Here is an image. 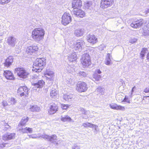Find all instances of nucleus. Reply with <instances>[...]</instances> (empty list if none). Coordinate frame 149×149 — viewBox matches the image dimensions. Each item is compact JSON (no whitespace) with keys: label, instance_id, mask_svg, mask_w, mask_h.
<instances>
[{"label":"nucleus","instance_id":"28","mask_svg":"<svg viewBox=\"0 0 149 149\" xmlns=\"http://www.w3.org/2000/svg\"><path fill=\"white\" fill-rule=\"evenodd\" d=\"M58 92L54 88H52L50 92V96L53 98H56L58 95Z\"/></svg>","mask_w":149,"mask_h":149},{"label":"nucleus","instance_id":"21","mask_svg":"<svg viewBox=\"0 0 149 149\" xmlns=\"http://www.w3.org/2000/svg\"><path fill=\"white\" fill-rule=\"evenodd\" d=\"M73 12L74 14L78 17L83 18L85 15V12L81 9L74 10Z\"/></svg>","mask_w":149,"mask_h":149},{"label":"nucleus","instance_id":"45","mask_svg":"<svg viewBox=\"0 0 149 149\" xmlns=\"http://www.w3.org/2000/svg\"><path fill=\"white\" fill-rule=\"evenodd\" d=\"M10 1V0H0V4L4 5L7 4Z\"/></svg>","mask_w":149,"mask_h":149},{"label":"nucleus","instance_id":"31","mask_svg":"<svg viewBox=\"0 0 149 149\" xmlns=\"http://www.w3.org/2000/svg\"><path fill=\"white\" fill-rule=\"evenodd\" d=\"M83 34V30L81 29H78L76 30L74 32V34L77 37L82 36Z\"/></svg>","mask_w":149,"mask_h":149},{"label":"nucleus","instance_id":"60","mask_svg":"<svg viewBox=\"0 0 149 149\" xmlns=\"http://www.w3.org/2000/svg\"><path fill=\"white\" fill-rule=\"evenodd\" d=\"M147 59L148 60V61H149V53L148 54H147Z\"/></svg>","mask_w":149,"mask_h":149},{"label":"nucleus","instance_id":"56","mask_svg":"<svg viewBox=\"0 0 149 149\" xmlns=\"http://www.w3.org/2000/svg\"><path fill=\"white\" fill-rule=\"evenodd\" d=\"M145 93H148L149 92V88H146L145 89H144V91Z\"/></svg>","mask_w":149,"mask_h":149},{"label":"nucleus","instance_id":"10","mask_svg":"<svg viewBox=\"0 0 149 149\" xmlns=\"http://www.w3.org/2000/svg\"><path fill=\"white\" fill-rule=\"evenodd\" d=\"M114 0H102L101 2V7L105 8L112 6Z\"/></svg>","mask_w":149,"mask_h":149},{"label":"nucleus","instance_id":"9","mask_svg":"<svg viewBox=\"0 0 149 149\" xmlns=\"http://www.w3.org/2000/svg\"><path fill=\"white\" fill-rule=\"evenodd\" d=\"M32 85L34 86L33 87V89L36 90V88H42L45 85V82L42 80H38V81H35L32 82Z\"/></svg>","mask_w":149,"mask_h":149},{"label":"nucleus","instance_id":"20","mask_svg":"<svg viewBox=\"0 0 149 149\" xmlns=\"http://www.w3.org/2000/svg\"><path fill=\"white\" fill-rule=\"evenodd\" d=\"M15 136V134L13 133L11 134L6 133L3 136V139L5 141L10 140L14 139Z\"/></svg>","mask_w":149,"mask_h":149},{"label":"nucleus","instance_id":"26","mask_svg":"<svg viewBox=\"0 0 149 149\" xmlns=\"http://www.w3.org/2000/svg\"><path fill=\"white\" fill-rule=\"evenodd\" d=\"M68 59L69 61L71 62H75V61L77 59V56L75 52L72 53L71 55H70L68 56Z\"/></svg>","mask_w":149,"mask_h":149},{"label":"nucleus","instance_id":"36","mask_svg":"<svg viewBox=\"0 0 149 149\" xmlns=\"http://www.w3.org/2000/svg\"><path fill=\"white\" fill-rule=\"evenodd\" d=\"M29 118L28 117L26 118L24 117L21 120L20 123V125L21 126L24 125L28 121Z\"/></svg>","mask_w":149,"mask_h":149},{"label":"nucleus","instance_id":"30","mask_svg":"<svg viewBox=\"0 0 149 149\" xmlns=\"http://www.w3.org/2000/svg\"><path fill=\"white\" fill-rule=\"evenodd\" d=\"M61 119L62 121L64 122L66 121L71 122L72 120L71 118L68 115L61 116Z\"/></svg>","mask_w":149,"mask_h":149},{"label":"nucleus","instance_id":"19","mask_svg":"<svg viewBox=\"0 0 149 149\" xmlns=\"http://www.w3.org/2000/svg\"><path fill=\"white\" fill-rule=\"evenodd\" d=\"M79 110L81 112L82 116L83 118L86 119L90 116L89 111H86L82 108H80Z\"/></svg>","mask_w":149,"mask_h":149},{"label":"nucleus","instance_id":"37","mask_svg":"<svg viewBox=\"0 0 149 149\" xmlns=\"http://www.w3.org/2000/svg\"><path fill=\"white\" fill-rule=\"evenodd\" d=\"M74 67H72L71 65H68L67 66L66 70V71L69 73H70L73 72L74 71Z\"/></svg>","mask_w":149,"mask_h":149},{"label":"nucleus","instance_id":"49","mask_svg":"<svg viewBox=\"0 0 149 149\" xmlns=\"http://www.w3.org/2000/svg\"><path fill=\"white\" fill-rule=\"evenodd\" d=\"M122 102H127V103H130V100L128 98V97H127L126 96H125V98L123 101H122Z\"/></svg>","mask_w":149,"mask_h":149},{"label":"nucleus","instance_id":"48","mask_svg":"<svg viewBox=\"0 0 149 149\" xmlns=\"http://www.w3.org/2000/svg\"><path fill=\"white\" fill-rule=\"evenodd\" d=\"M79 76H81L83 77H85L87 75V73L84 72H80L78 73Z\"/></svg>","mask_w":149,"mask_h":149},{"label":"nucleus","instance_id":"35","mask_svg":"<svg viewBox=\"0 0 149 149\" xmlns=\"http://www.w3.org/2000/svg\"><path fill=\"white\" fill-rule=\"evenodd\" d=\"M93 80L96 81H98L100 80L101 76L100 75H98L97 73H95L93 75Z\"/></svg>","mask_w":149,"mask_h":149},{"label":"nucleus","instance_id":"17","mask_svg":"<svg viewBox=\"0 0 149 149\" xmlns=\"http://www.w3.org/2000/svg\"><path fill=\"white\" fill-rule=\"evenodd\" d=\"M82 6L81 0H73L72 3V7L74 9H78Z\"/></svg>","mask_w":149,"mask_h":149},{"label":"nucleus","instance_id":"50","mask_svg":"<svg viewBox=\"0 0 149 149\" xmlns=\"http://www.w3.org/2000/svg\"><path fill=\"white\" fill-rule=\"evenodd\" d=\"M5 126V129H4L5 130H7L10 129V126L7 124V123H5L4 124Z\"/></svg>","mask_w":149,"mask_h":149},{"label":"nucleus","instance_id":"8","mask_svg":"<svg viewBox=\"0 0 149 149\" xmlns=\"http://www.w3.org/2000/svg\"><path fill=\"white\" fill-rule=\"evenodd\" d=\"M87 88V84L84 82H79L77 85L76 90L79 92H84Z\"/></svg>","mask_w":149,"mask_h":149},{"label":"nucleus","instance_id":"18","mask_svg":"<svg viewBox=\"0 0 149 149\" xmlns=\"http://www.w3.org/2000/svg\"><path fill=\"white\" fill-rule=\"evenodd\" d=\"M58 107L57 105L54 103L51 105L49 109V113L50 114H53L55 113L58 110Z\"/></svg>","mask_w":149,"mask_h":149},{"label":"nucleus","instance_id":"43","mask_svg":"<svg viewBox=\"0 0 149 149\" xmlns=\"http://www.w3.org/2000/svg\"><path fill=\"white\" fill-rule=\"evenodd\" d=\"M91 125H92V123H90L86 122L85 123H84L82 124V126L85 128H88V127L91 128Z\"/></svg>","mask_w":149,"mask_h":149},{"label":"nucleus","instance_id":"3","mask_svg":"<svg viewBox=\"0 0 149 149\" xmlns=\"http://www.w3.org/2000/svg\"><path fill=\"white\" fill-rule=\"evenodd\" d=\"M84 44V42L82 40H78L77 41H72L69 43L70 47L72 48L74 52H80L82 49V46Z\"/></svg>","mask_w":149,"mask_h":149},{"label":"nucleus","instance_id":"4","mask_svg":"<svg viewBox=\"0 0 149 149\" xmlns=\"http://www.w3.org/2000/svg\"><path fill=\"white\" fill-rule=\"evenodd\" d=\"M39 137L48 139L51 142L55 144L56 146L58 145L59 142L61 143L62 142V140H59L58 141L57 136L55 134L49 136L46 134H41L39 136Z\"/></svg>","mask_w":149,"mask_h":149},{"label":"nucleus","instance_id":"34","mask_svg":"<svg viewBox=\"0 0 149 149\" xmlns=\"http://www.w3.org/2000/svg\"><path fill=\"white\" fill-rule=\"evenodd\" d=\"M143 34L144 36H149V28L146 27L144 28Z\"/></svg>","mask_w":149,"mask_h":149},{"label":"nucleus","instance_id":"53","mask_svg":"<svg viewBox=\"0 0 149 149\" xmlns=\"http://www.w3.org/2000/svg\"><path fill=\"white\" fill-rule=\"evenodd\" d=\"M91 128H94L95 131H97V128L98 127V126L97 125H94L92 123V125H91Z\"/></svg>","mask_w":149,"mask_h":149},{"label":"nucleus","instance_id":"16","mask_svg":"<svg viewBox=\"0 0 149 149\" xmlns=\"http://www.w3.org/2000/svg\"><path fill=\"white\" fill-rule=\"evenodd\" d=\"M38 47L37 46H29L26 49V52L30 54H32L33 53L38 51Z\"/></svg>","mask_w":149,"mask_h":149},{"label":"nucleus","instance_id":"55","mask_svg":"<svg viewBox=\"0 0 149 149\" xmlns=\"http://www.w3.org/2000/svg\"><path fill=\"white\" fill-rule=\"evenodd\" d=\"M136 88L135 86H134L133 87V88L131 91V93H130V95L131 96H132V93L134 91V89H136Z\"/></svg>","mask_w":149,"mask_h":149},{"label":"nucleus","instance_id":"13","mask_svg":"<svg viewBox=\"0 0 149 149\" xmlns=\"http://www.w3.org/2000/svg\"><path fill=\"white\" fill-rule=\"evenodd\" d=\"M143 22L142 19L133 21L131 24V26L134 28H137L140 27L143 24Z\"/></svg>","mask_w":149,"mask_h":149},{"label":"nucleus","instance_id":"12","mask_svg":"<svg viewBox=\"0 0 149 149\" xmlns=\"http://www.w3.org/2000/svg\"><path fill=\"white\" fill-rule=\"evenodd\" d=\"M45 76L46 77L47 79L50 81H53L54 78V72L52 70L47 69L46 72L45 73Z\"/></svg>","mask_w":149,"mask_h":149},{"label":"nucleus","instance_id":"46","mask_svg":"<svg viewBox=\"0 0 149 149\" xmlns=\"http://www.w3.org/2000/svg\"><path fill=\"white\" fill-rule=\"evenodd\" d=\"M137 41V39L135 38H130L129 40V42L132 44L134 43Z\"/></svg>","mask_w":149,"mask_h":149},{"label":"nucleus","instance_id":"51","mask_svg":"<svg viewBox=\"0 0 149 149\" xmlns=\"http://www.w3.org/2000/svg\"><path fill=\"white\" fill-rule=\"evenodd\" d=\"M2 104L3 107H6L8 105V103L6 100H3L2 102Z\"/></svg>","mask_w":149,"mask_h":149},{"label":"nucleus","instance_id":"1","mask_svg":"<svg viewBox=\"0 0 149 149\" xmlns=\"http://www.w3.org/2000/svg\"><path fill=\"white\" fill-rule=\"evenodd\" d=\"M45 34V30L41 28H35L32 31L31 37L35 41L39 42L44 39Z\"/></svg>","mask_w":149,"mask_h":149},{"label":"nucleus","instance_id":"15","mask_svg":"<svg viewBox=\"0 0 149 149\" xmlns=\"http://www.w3.org/2000/svg\"><path fill=\"white\" fill-rule=\"evenodd\" d=\"M3 76L8 80H13L15 77L13 73L10 71L6 70L3 71Z\"/></svg>","mask_w":149,"mask_h":149},{"label":"nucleus","instance_id":"52","mask_svg":"<svg viewBox=\"0 0 149 149\" xmlns=\"http://www.w3.org/2000/svg\"><path fill=\"white\" fill-rule=\"evenodd\" d=\"M29 138H36L38 137L36 134H32L30 135H29Z\"/></svg>","mask_w":149,"mask_h":149},{"label":"nucleus","instance_id":"40","mask_svg":"<svg viewBox=\"0 0 149 149\" xmlns=\"http://www.w3.org/2000/svg\"><path fill=\"white\" fill-rule=\"evenodd\" d=\"M10 102V104H15L17 103V100L15 98L11 97L9 99V103Z\"/></svg>","mask_w":149,"mask_h":149},{"label":"nucleus","instance_id":"14","mask_svg":"<svg viewBox=\"0 0 149 149\" xmlns=\"http://www.w3.org/2000/svg\"><path fill=\"white\" fill-rule=\"evenodd\" d=\"M17 42L16 39L14 37L10 36L8 37L7 40V42L8 45L11 47H14Z\"/></svg>","mask_w":149,"mask_h":149},{"label":"nucleus","instance_id":"23","mask_svg":"<svg viewBox=\"0 0 149 149\" xmlns=\"http://www.w3.org/2000/svg\"><path fill=\"white\" fill-rule=\"evenodd\" d=\"M109 107L111 109L115 110H120L124 111L125 109V108L124 107L120 105H118L116 104L113 103L110 104Z\"/></svg>","mask_w":149,"mask_h":149},{"label":"nucleus","instance_id":"22","mask_svg":"<svg viewBox=\"0 0 149 149\" xmlns=\"http://www.w3.org/2000/svg\"><path fill=\"white\" fill-rule=\"evenodd\" d=\"M87 40L92 44H95L97 42V38L94 35H90L88 38Z\"/></svg>","mask_w":149,"mask_h":149},{"label":"nucleus","instance_id":"29","mask_svg":"<svg viewBox=\"0 0 149 149\" xmlns=\"http://www.w3.org/2000/svg\"><path fill=\"white\" fill-rule=\"evenodd\" d=\"M111 55L110 54L108 53L107 54L105 61V64L107 65H109L111 64Z\"/></svg>","mask_w":149,"mask_h":149},{"label":"nucleus","instance_id":"47","mask_svg":"<svg viewBox=\"0 0 149 149\" xmlns=\"http://www.w3.org/2000/svg\"><path fill=\"white\" fill-rule=\"evenodd\" d=\"M69 107V105L68 104H62L61 105V108L63 109H66Z\"/></svg>","mask_w":149,"mask_h":149},{"label":"nucleus","instance_id":"59","mask_svg":"<svg viewBox=\"0 0 149 149\" xmlns=\"http://www.w3.org/2000/svg\"><path fill=\"white\" fill-rule=\"evenodd\" d=\"M96 71L97 73L100 74L101 73V72L99 69H98L96 70Z\"/></svg>","mask_w":149,"mask_h":149},{"label":"nucleus","instance_id":"41","mask_svg":"<svg viewBox=\"0 0 149 149\" xmlns=\"http://www.w3.org/2000/svg\"><path fill=\"white\" fill-rule=\"evenodd\" d=\"M31 78L32 83L34 81H37L38 80V77L36 74H34L32 76Z\"/></svg>","mask_w":149,"mask_h":149},{"label":"nucleus","instance_id":"5","mask_svg":"<svg viewBox=\"0 0 149 149\" xmlns=\"http://www.w3.org/2000/svg\"><path fill=\"white\" fill-rule=\"evenodd\" d=\"M15 71L18 77L23 79L26 78L29 74V72L22 68H16Z\"/></svg>","mask_w":149,"mask_h":149},{"label":"nucleus","instance_id":"27","mask_svg":"<svg viewBox=\"0 0 149 149\" xmlns=\"http://www.w3.org/2000/svg\"><path fill=\"white\" fill-rule=\"evenodd\" d=\"M72 97V95L69 93L64 94L63 95L64 99L67 101H69L70 100Z\"/></svg>","mask_w":149,"mask_h":149},{"label":"nucleus","instance_id":"39","mask_svg":"<svg viewBox=\"0 0 149 149\" xmlns=\"http://www.w3.org/2000/svg\"><path fill=\"white\" fill-rule=\"evenodd\" d=\"M66 82L69 85H72L74 84V82L72 79L69 78H67Z\"/></svg>","mask_w":149,"mask_h":149},{"label":"nucleus","instance_id":"57","mask_svg":"<svg viewBox=\"0 0 149 149\" xmlns=\"http://www.w3.org/2000/svg\"><path fill=\"white\" fill-rule=\"evenodd\" d=\"M72 149H80V147L76 146H74L72 147Z\"/></svg>","mask_w":149,"mask_h":149},{"label":"nucleus","instance_id":"2","mask_svg":"<svg viewBox=\"0 0 149 149\" xmlns=\"http://www.w3.org/2000/svg\"><path fill=\"white\" fill-rule=\"evenodd\" d=\"M45 61L43 58L36 59L33 63L32 70L36 72H41L46 65Z\"/></svg>","mask_w":149,"mask_h":149},{"label":"nucleus","instance_id":"44","mask_svg":"<svg viewBox=\"0 0 149 149\" xmlns=\"http://www.w3.org/2000/svg\"><path fill=\"white\" fill-rule=\"evenodd\" d=\"M147 50V49L146 48H144L142 49L141 52V56L142 58L144 56Z\"/></svg>","mask_w":149,"mask_h":149},{"label":"nucleus","instance_id":"61","mask_svg":"<svg viewBox=\"0 0 149 149\" xmlns=\"http://www.w3.org/2000/svg\"><path fill=\"white\" fill-rule=\"evenodd\" d=\"M147 97H149V96H148Z\"/></svg>","mask_w":149,"mask_h":149},{"label":"nucleus","instance_id":"32","mask_svg":"<svg viewBox=\"0 0 149 149\" xmlns=\"http://www.w3.org/2000/svg\"><path fill=\"white\" fill-rule=\"evenodd\" d=\"M31 111L32 112L39 111L40 110V107H38L36 105H34L31 106L30 108H29Z\"/></svg>","mask_w":149,"mask_h":149},{"label":"nucleus","instance_id":"25","mask_svg":"<svg viewBox=\"0 0 149 149\" xmlns=\"http://www.w3.org/2000/svg\"><path fill=\"white\" fill-rule=\"evenodd\" d=\"M13 61V58L12 56L8 57L5 60L4 63V65L6 67H8L11 65Z\"/></svg>","mask_w":149,"mask_h":149},{"label":"nucleus","instance_id":"38","mask_svg":"<svg viewBox=\"0 0 149 149\" xmlns=\"http://www.w3.org/2000/svg\"><path fill=\"white\" fill-rule=\"evenodd\" d=\"M104 89L100 87H98L96 89V91L98 94L100 95H102L104 93Z\"/></svg>","mask_w":149,"mask_h":149},{"label":"nucleus","instance_id":"54","mask_svg":"<svg viewBox=\"0 0 149 149\" xmlns=\"http://www.w3.org/2000/svg\"><path fill=\"white\" fill-rule=\"evenodd\" d=\"M7 144V143H2L1 144H0V148H3L4 147L6 146V145Z\"/></svg>","mask_w":149,"mask_h":149},{"label":"nucleus","instance_id":"7","mask_svg":"<svg viewBox=\"0 0 149 149\" xmlns=\"http://www.w3.org/2000/svg\"><path fill=\"white\" fill-rule=\"evenodd\" d=\"M62 24L64 26H66L71 22L72 18L70 14L65 13L62 15Z\"/></svg>","mask_w":149,"mask_h":149},{"label":"nucleus","instance_id":"6","mask_svg":"<svg viewBox=\"0 0 149 149\" xmlns=\"http://www.w3.org/2000/svg\"><path fill=\"white\" fill-rule=\"evenodd\" d=\"M81 61L84 67H88L91 63L90 56L89 54L87 53L82 55L81 59Z\"/></svg>","mask_w":149,"mask_h":149},{"label":"nucleus","instance_id":"11","mask_svg":"<svg viewBox=\"0 0 149 149\" xmlns=\"http://www.w3.org/2000/svg\"><path fill=\"white\" fill-rule=\"evenodd\" d=\"M17 93L21 97L27 96L28 95V90L26 86L20 87L17 90Z\"/></svg>","mask_w":149,"mask_h":149},{"label":"nucleus","instance_id":"24","mask_svg":"<svg viewBox=\"0 0 149 149\" xmlns=\"http://www.w3.org/2000/svg\"><path fill=\"white\" fill-rule=\"evenodd\" d=\"M19 130L22 133H32L33 132V129L32 128L26 127L25 128H19Z\"/></svg>","mask_w":149,"mask_h":149},{"label":"nucleus","instance_id":"33","mask_svg":"<svg viewBox=\"0 0 149 149\" xmlns=\"http://www.w3.org/2000/svg\"><path fill=\"white\" fill-rule=\"evenodd\" d=\"M92 2L91 1H86L85 2V7L87 9H91L92 8Z\"/></svg>","mask_w":149,"mask_h":149},{"label":"nucleus","instance_id":"58","mask_svg":"<svg viewBox=\"0 0 149 149\" xmlns=\"http://www.w3.org/2000/svg\"><path fill=\"white\" fill-rule=\"evenodd\" d=\"M145 15H147L149 13V8L145 12Z\"/></svg>","mask_w":149,"mask_h":149},{"label":"nucleus","instance_id":"42","mask_svg":"<svg viewBox=\"0 0 149 149\" xmlns=\"http://www.w3.org/2000/svg\"><path fill=\"white\" fill-rule=\"evenodd\" d=\"M106 44L102 43L98 47V48L100 50L102 51L106 47Z\"/></svg>","mask_w":149,"mask_h":149}]
</instances>
